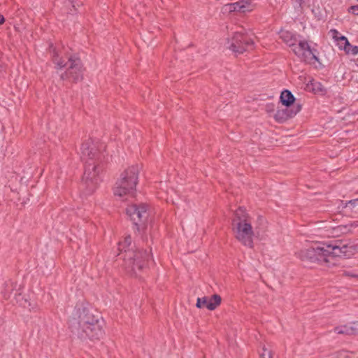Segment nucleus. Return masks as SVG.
Listing matches in <instances>:
<instances>
[{
    "label": "nucleus",
    "mask_w": 358,
    "mask_h": 358,
    "mask_svg": "<svg viewBox=\"0 0 358 358\" xmlns=\"http://www.w3.org/2000/svg\"><path fill=\"white\" fill-rule=\"evenodd\" d=\"M72 324L73 331L82 339L99 340L103 335V321L85 307L76 310Z\"/></svg>",
    "instance_id": "nucleus-1"
},
{
    "label": "nucleus",
    "mask_w": 358,
    "mask_h": 358,
    "mask_svg": "<svg viewBox=\"0 0 358 358\" xmlns=\"http://www.w3.org/2000/svg\"><path fill=\"white\" fill-rule=\"evenodd\" d=\"M131 246V238L127 236L119 243V256L123 260L122 266L125 271L131 275H137L148 266L150 257L145 250H136Z\"/></svg>",
    "instance_id": "nucleus-2"
},
{
    "label": "nucleus",
    "mask_w": 358,
    "mask_h": 358,
    "mask_svg": "<svg viewBox=\"0 0 358 358\" xmlns=\"http://www.w3.org/2000/svg\"><path fill=\"white\" fill-rule=\"evenodd\" d=\"M231 229L236 238L243 245L253 246L254 231L251 224V218L243 208H238L234 213Z\"/></svg>",
    "instance_id": "nucleus-3"
},
{
    "label": "nucleus",
    "mask_w": 358,
    "mask_h": 358,
    "mask_svg": "<svg viewBox=\"0 0 358 358\" xmlns=\"http://www.w3.org/2000/svg\"><path fill=\"white\" fill-rule=\"evenodd\" d=\"M141 166L132 165L126 169L120 176L113 188L115 196L122 198L134 194L138 183Z\"/></svg>",
    "instance_id": "nucleus-4"
},
{
    "label": "nucleus",
    "mask_w": 358,
    "mask_h": 358,
    "mask_svg": "<svg viewBox=\"0 0 358 358\" xmlns=\"http://www.w3.org/2000/svg\"><path fill=\"white\" fill-rule=\"evenodd\" d=\"M52 62L57 69L66 68V71L60 74V78L63 80H71L78 82L83 78V66L80 60L72 56L67 60L55 53L52 57Z\"/></svg>",
    "instance_id": "nucleus-5"
},
{
    "label": "nucleus",
    "mask_w": 358,
    "mask_h": 358,
    "mask_svg": "<svg viewBox=\"0 0 358 358\" xmlns=\"http://www.w3.org/2000/svg\"><path fill=\"white\" fill-rule=\"evenodd\" d=\"M103 168L99 162H87L83 176L82 185L86 195L92 194L101 181Z\"/></svg>",
    "instance_id": "nucleus-6"
},
{
    "label": "nucleus",
    "mask_w": 358,
    "mask_h": 358,
    "mask_svg": "<svg viewBox=\"0 0 358 358\" xmlns=\"http://www.w3.org/2000/svg\"><path fill=\"white\" fill-rule=\"evenodd\" d=\"M329 250L326 246L317 245L303 248L296 253V255L303 261L318 262L321 264L329 266Z\"/></svg>",
    "instance_id": "nucleus-7"
},
{
    "label": "nucleus",
    "mask_w": 358,
    "mask_h": 358,
    "mask_svg": "<svg viewBox=\"0 0 358 358\" xmlns=\"http://www.w3.org/2000/svg\"><path fill=\"white\" fill-rule=\"evenodd\" d=\"M253 45V41L243 31H235L226 43L227 48L236 54L252 50Z\"/></svg>",
    "instance_id": "nucleus-8"
},
{
    "label": "nucleus",
    "mask_w": 358,
    "mask_h": 358,
    "mask_svg": "<svg viewBox=\"0 0 358 358\" xmlns=\"http://www.w3.org/2000/svg\"><path fill=\"white\" fill-rule=\"evenodd\" d=\"M290 47L294 54L305 62L314 64L315 62L319 61L315 54V50L311 49L306 41H297V42H294V45Z\"/></svg>",
    "instance_id": "nucleus-9"
},
{
    "label": "nucleus",
    "mask_w": 358,
    "mask_h": 358,
    "mask_svg": "<svg viewBox=\"0 0 358 358\" xmlns=\"http://www.w3.org/2000/svg\"><path fill=\"white\" fill-rule=\"evenodd\" d=\"M80 158L85 162H99V152L97 143L92 139H87L82 143L80 148Z\"/></svg>",
    "instance_id": "nucleus-10"
},
{
    "label": "nucleus",
    "mask_w": 358,
    "mask_h": 358,
    "mask_svg": "<svg viewBox=\"0 0 358 358\" xmlns=\"http://www.w3.org/2000/svg\"><path fill=\"white\" fill-rule=\"evenodd\" d=\"M255 8V5L250 0H240L232 3H227L222 6V13L224 15L231 13H242L252 12Z\"/></svg>",
    "instance_id": "nucleus-11"
},
{
    "label": "nucleus",
    "mask_w": 358,
    "mask_h": 358,
    "mask_svg": "<svg viewBox=\"0 0 358 358\" xmlns=\"http://www.w3.org/2000/svg\"><path fill=\"white\" fill-rule=\"evenodd\" d=\"M327 248L329 250V259H330V264L334 265V257H350L355 254L357 250H358L357 245H348L347 244L343 245H327Z\"/></svg>",
    "instance_id": "nucleus-12"
},
{
    "label": "nucleus",
    "mask_w": 358,
    "mask_h": 358,
    "mask_svg": "<svg viewBox=\"0 0 358 358\" xmlns=\"http://www.w3.org/2000/svg\"><path fill=\"white\" fill-rule=\"evenodd\" d=\"M127 214L135 224L143 222L148 216V206L145 203L133 204L126 209Z\"/></svg>",
    "instance_id": "nucleus-13"
},
{
    "label": "nucleus",
    "mask_w": 358,
    "mask_h": 358,
    "mask_svg": "<svg viewBox=\"0 0 358 358\" xmlns=\"http://www.w3.org/2000/svg\"><path fill=\"white\" fill-rule=\"evenodd\" d=\"M222 298L219 294H215L210 297L203 296L197 298L196 306L198 308H206L209 310H214L221 303Z\"/></svg>",
    "instance_id": "nucleus-14"
},
{
    "label": "nucleus",
    "mask_w": 358,
    "mask_h": 358,
    "mask_svg": "<svg viewBox=\"0 0 358 358\" xmlns=\"http://www.w3.org/2000/svg\"><path fill=\"white\" fill-rule=\"evenodd\" d=\"M301 109L299 104L294 105L292 108H278L274 115V119L279 123L287 121L289 118L295 116Z\"/></svg>",
    "instance_id": "nucleus-15"
},
{
    "label": "nucleus",
    "mask_w": 358,
    "mask_h": 358,
    "mask_svg": "<svg viewBox=\"0 0 358 358\" xmlns=\"http://www.w3.org/2000/svg\"><path fill=\"white\" fill-rule=\"evenodd\" d=\"M280 101L283 106L287 107L290 106L294 103L295 98L293 94L289 90H284L281 92L280 96Z\"/></svg>",
    "instance_id": "nucleus-16"
},
{
    "label": "nucleus",
    "mask_w": 358,
    "mask_h": 358,
    "mask_svg": "<svg viewBox=\"0 0 358 358\" xmlns=\"http://www.w3.org/2000/svg\"><path fill=\"white\" fill-rule=\"evenodd\" d=\"M335 331L338 334L351 335L356 333V329L353 325L349 324L336 327Z\"/></svg>",
    "instance_id": "nucleus-17"
},
{
    "label": "nucleus",
    "mask_w": 358,
    "mask_h": 358,
    "mask_svg": "<svg viewBox=\"0 0 358 358\" xmlns=\"http://www.w3.org/2000/svg\"><path fill=\"white\" fill-rule=\"evenodd\" d=\"M358 227V221H354L345 225L338 226V229H341L342 234H346L352 231L353 229Z\"/></svg>",
    "instance_id": "nucleus-18"
},
{
    "label": "nucleus",
    "mask_w": 358,
    "mask_h": 358,
    "mask_svg": "<svg viewBox=\"0 0 358 358\" xmlns=\"http://www.w3.org/2000/svg\"><path fill=\"white\" fill-rule=\"evenodd\" d=\"M280 37L289 47L294 45V42H297L296 38L289 31H282Z\"/></svg>",
    "instance_id": "nucleus-19"
},
{
    "label": "nucleus",
    "mask_w": 358,
    "mask_h": 358,
    "mask_svg": "<svg viewBox=\"0 0 358 358\" xmlns=\"http://www.w3.org/2000/svg\"><path fill=\"white\" fill-rule=\"evenodd\" d=\"M349 44L350 43L346 37L341 36L338 38V45L340 49H343L345 50Z\"/></svg>",
    "instance_id": "nucleus-20"
},
{
    "label": "nucleus",
    "mask_w": 358,
    "mask_h": 358,
    "mask_svg": "<svg viewBox=\"0 0 358 358\" xmlns=\"http://www.w3.org/2000/svg\"><path fill=\"white\" fill-rule=\"evenodd\" d=\"M351 354L348 351L342 350L333 354L331 358H349Z\"/></svg>",
    "instance_id": "nucleus-21"
},
{
    "label": "nucleus",
    "mask_w": 358,
    "mask_h": 358,
    "mask_svg": "<svg viewBox=\"0 0 358 358\" xmlns=\"http://www.w3.org/2000/svg\"><path fill=\"white\" fill-rule=\"evenodd\" d=\"M345 51L348 54L356 55L358 54V46H353L350 43L347 48L345 50Z\"/></svg>",
    "instance_id": "nucleus-22"
},
{
    "label": "nucleus",
    "mask_w": 358,
    "mask_h": 358,
    "mask_svg": "<svg viewBox=\"0 0 358 358\" xmlns=\"http://www.w3.org/2000/svg\"><path fill=\"white\" fill-rule=\"evenodd\" d=\"M330 33L332 34L333 38L338 41V38L340 37L338 36L339 33L335 29H331Z\"/></svg>",
    "instance_id": "nucleus-23"
},
{
    "label": "nucleus",
    "mask_w": 358,
    "mask_h": 358,
    "mask_svg": "<svg viewBox=\"0 0 358 358\" xmlns=\"http://www.w3.org/2000/svg\"><path fill=\"white\" fill-rule=\"evenodd\" d=\"M341 234H341V229H338V227H334V229H333L332 235L333 236H339Z\"/></svg>",
    "instance_id": "nucleus-24"
},
{
    "label": "nucleus",
    "mask_w": 358,
    "mask_h": 358,
    "mask_svg": "<svg viewBox=\"0 0 358 358\" xmlns=\"http://www.w3.org/2000/svg\"><path fill=\"white\" fill-rule=\"evenodd\" d=\"M350 10L354 14L358 15V6H352Z\"/></svg>",
    "instance_id": "nucleus-25"
},
{
    "label": "nucleus",
    "mask_w": 358,
    "mask_h": 358,
    "mask_svg": "<svg viewBox=\"0 0 358 358\" xmlns=\"http://www.w3.org/2000/svg\"><path fill=\"white\" fill-rule=\"evenodd\" d=\"M262 350H263V352L260 353V355H259L260 358H266V354H265V352L266 351V348L265 345H264L262 347Z\"/></svg>",
    "instance_id": "nucleus-26"
},
{
    "label": "nucleus",
    "mask_w": 358,
    "mask_h": 358,
    "mask_svg": "<svg viewBox=\"0 0 358 358\" xmlns=\"http://www.w3.org/2000/svg\"><path fill=\"white\" fill-rule=\"evenodd\" d=\"M358 202V199H354V200H351V201H349L347 203H346V206H347L348 204H350V205H355Z\"/></svg>",
    "instance_id": "nucleus-27"
},
{
    "label": "nucleus",
    "mask_w": 358,
    "mask_h": 358,
    "mask_svg": "<svg viewBox=\"0 0 358 358\" xmlns=\"http://www.w3.org/2000/svg\"><path fill=\"white\" fill-rule=\"evenodd\" d=\"M343 275H345V276H350V277H354V278H357V275H355V274H352L348 271H345L343 273Z\"/></svg>",
    "instance_id": "nucleus-28"
},
{
    "label": "nucleus",
    "mask_w": 358,
    "mask_h": 358,
    "mask_svg": "<svg viewBox=\"0 0 358 358\" xmlns=\"http://www.w3.org/2000/svg\"><path fill=\"white\" fill-rule=\"evenodd\" d=\"M66 2H68L69 4L72 5L73 8H76V4L73 0H66Z\"/></svg>",
    "instance_id": "nucleus-29"
},
{
    "label": "nucleus",
    "mask_w": 358,
    "mask_h": 358,
    "mask_svg": "<svg viewBox=\"0 0 358 358\" xmlns=\"http://www.w3.org/2000/svg\"><path fill=\"white\" fill-rule=\"evenodd\" d=\"M5 22V19L2 15L0 14V24H2Z\"/></svg>",
    "instance_id": "nucleus-30"
},
{
    "label": "nucleus",
    "mask_w": 358,
    "mask_h": 358,
    "mask_svg": "<svg viewBox=\"0 0 358 358\" xmlns=\"http://www.w3.org/2000/svg\"><path fill=\"white\" fill-rule=\"evenodd\" d=\"M357 278H358V275H357Z\"/></svg>",
    "instance_id": "nucleus-31"
},
{
    "label": "nucleus",
    "mask_w": 358,
    "mask_h": 358,
    "mask_svg": "<svg viewBox=\"0 0 358 358\" xmlns=\"http://www.w3.org/2000/svg\"><path fill=\"white\" fill-rule=\"evenodd\" d=\"M357 248H358V244H357Z\"/></svg>",
    "instance_id": "nucleus-32"
}]
</instances>
